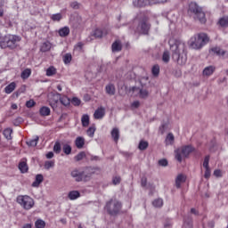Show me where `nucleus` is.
<instances>
[{
	"label": "nucleus",
	"instance_id": "obj_23",
	"mask_svg": "<svg viewBox=\"0 0 228 228\" xmlns=\"http://www.w3.org/2000/svg\"><path fill=\"white\" fill-rule=\"evenodd\" d=\"M81 123L83 127H88V126H90V116L84 114L81 118Z\"/></svg>",
	"mask_w": 228,
	"mask_h": 228
},
{
	"label": "nucleus",
	"instance_id": "obj_29",
	"mask_svg": "<svg viewBox=\"0 0 228 228\" xmlns=\"http://www.w3.org/2000/svg\"><path fill=\"white\" fill-rule=\"evenodd\" d=\"M16 86H17V84H15V82L9 84L4 88L5 94H12V92H13V90H15Z\"/></svg>",
	"mask_w": 228,
	"mask_h": 228
},
{
	"label": "nucleus",
	"instance_id": "obj_46",
	"mask_svg": "<svg viewBox=\"0 0 228 228\" xmlns=\"http://www.w3.org/2000/svg\"><path fill=\"white\" fill-rule=\"evenodd\" d=\"M53 152L60 154L61 152V144L58 142H55L53 146Z\"/></svg>",
	"mask_w": 228,
	"mask_h": 228
},
{
	"label": "nucleus",
	"instance_id": "obj_13",
	"mask_svg": "<svg viewBox=\"0 0 228 228\" xmlns=\"http://www.w3.org/2000/svg\"><path fill=\"white\" fill-rule=\"evenodd\" d=\"M215 70H216L215 66H208L203 69L202 74L205 77H209V76L215 74Z\"/></svg>",
	"mask_w": 228,
	"mask_h": 228
},
{
	"label": "nucleus",
	"instance_id": "obj_61",
	"mask_svg": "<svg viewBox=\"0 0 228 228\" xmlns=\"http://www.w3.org/2000/svg\"><path fill=\"white\" fill-rule=\"evenodd\" d=\"M214 175H215L216 177H222V171H221L220 169H216V170L214 171Z\"/></svg>",
	"mask_w": 228,
	"mask_h": 228
},
{
	"label": "nucleus",
	"instance_id": "obj_27",
	"mask_svg": "<svg viewBox=\"0 0 228 228\" xmlns=\"http://www.w3.org/2000/svg\"><path fill=\"white\" fill-rule=\"evenodd\" d=\"M39 113L42 117H49V115H51V109L44 106L39 110Z\"/></svg>",
	"mask_w": 228,
	"mask_h": 228
},
{
	"label": "nucleus",
	"instance_id": "obj_14",
	"mask_svg": "<svg viewBox=\"0 0 228 228\" xmlns=\"http://www.w3.org/2000/svg\"><path fill=\"white\" fill-rule=\"evenodd\" d=\"M19 170H20L21 174H26V172H28V159H21V161L19 163Z\"/></svg>",
	"mask_w": 228,
	"mask_h": 228
},
{
	"label": "nucleus",
	"instance_id": "obj_2",
	"mask_svg": "<svg viewBox=\"0 0 228 228\" xmlns=\"http://www.w3.org/2000/svg\"><path fill=\"white\" fill-rule=\"evenodd\" d=\"M94 174H95V169L92 167H87L83 171L77 169L73 170L71 172V177H73L77 183H88V181H91Z\"/></svg>",
	"mask_w": 228,
	"mask_h": 228
},
{
	"label": "nucleus",
	"instance_id": "obj_56",
	"mask_svg": "<svg viewBox=\"0 0 228 228\" xmlns=\"http://www.w3.org/2000/svg\"><path fill=\"white\" fill-rule=\"evenodd\" d=\"M120 176H114L112 179V183L115 186H117V184H120Z\"/></svg>",
	"mask_w": 228,
	"mask_h": 228
},
{
	"label": "nucleus",
	"instance_id": "obj_8",
	"mask_svg": "<svg viewBox=\"0 0 228 228\" xmlns=\"http://www.w3.org/2000/svg\"><path fill=\"white\" fill-rule=\"evenodd\" d=\"M193 151H195V149L192 148L191 145L183 146L175 151V159L181 163L183 161V158H188Z\"/></svg>",
	"mask_w": 228,
	"mask_h": 228
},
{
	"label": "nucleus",
	"instance_id": "obj_7",
	"mask_svg": "<svg viewBox=\"0 0 228 228\" xmlns=\"http://www.w3.org/2000/svg\"><path fill=\"white\" fill-rule=\"evenodd\" d=\"M16 202L20 204L25 211H29V209L35 208V200L28 195H19L16 198Z\"/></svg>",
	"mask_w": 228,
	"mask_h": 228
},
{
	"label": "nucleus",
	"instance_id": "obj_35",
	"mask_svg": "<svg viewBox=\"0 0 228 228\" xmlns=\"http://www.w3.org/2000/svg\"><path fill=\"white\" fill-rule=\"evenodd\" d=\"M56 74V68H54L53 66H51L49 67L47 69H46V76L48 77H51L53 76H55Z\"/></svg>",
	"mask_w": 228,
	"mask_h": 228
},
{
	"label": "nucleus",
	"instance_id": "obj_4",
	"mask_svg": "<svg viewBox=\"0 0 228 228\" xmlns=\"http://www.w3.org/2000/svg\"><path fill=\"white\" fill-rule=\"evenodd\" d=\"M209 42V37L206 33H200L198 35L193 36L189 40V47L191 49H202L206 44Z\"/></svg>",
	"mask_w": 228,
	"mask_h": 228
},
{
	"label": "nucleus",
	"instance_id": "obj_31",
	"mask_svg": "<svg viewBox=\"0 0 228 228\" xmlns=\"http://www.w3.org/2000/svg\"><path fill=\"white\" fill-rule=\"evenodd\" d=\"M40 51L42 53H47V51H51V43L49 42H45L42 44Z\"/></svg>",
	"mask_w": 228,
	"mask_h": 228
},
{
	"label": "nucleus",
	"instance_id": "obj_59",
	"mask_svg": "<svg viewBox=\"0 0 228 228\" xmlns=\"http://www.w3.org/2000/svg\"><path fill=\"white\" fill-rule=\"evenodd\" d=\"M166 129H167V124H162V125L159 126V133H160L161 134H165Z\"/></svg>",
	"mask_w": 228,
	"mask_h": 228
},
{
	"label": "nucleus",
	"instance_id": "obj_1",
	"mask_svg": "<svg viewBox=\"0 0 228 228\" xmlns=\"http://www.w3.org/2000/svg\"><path fill=\"white\" fill-rule=\"evenodd\" d=\"M172 57L178 65H186L188 55L186 53V44L181 40L171 38L168 41Z\"/></svg>",
	"mask_w": 228,
	"mask_h": 228
},
{
	"label": "nucleus",
	"instance_id": "obj_62",
	"mask_svg": "<svg viewBox=\"0 0 228 228\" xmlns=\"http://www.w3.org/2000/svg\"><path fill=\"white\" fill-rule=\"evenodd\" d=\"M141 186H142V188H145V186H147V178L145 177L142 178Z\"/></svg>",
	"mask_w": 228,
	"mask_h": 228
},
{
	"label": "nucleus",
	"instance_id": "obj_30",
	"mask_svg": "<svg viewBox=\"0 0 228 228\" xmlns=\"http://www.w3.org/2000/svg\"><path fill=\"white\" fill-rule=\"evenodd\" d=\"M175 138L174 137V134L172 133H169L167 137H166V140H165V142H166V145H172V143H174V140Z\"/></svg>",
	"mask_w": 228,
	"mask_h": 228
},
{
	"label": "nucleus",
	"instance_id": "obj_18",
	"mask_svg": "<svg viewBox=\"0 0 228 228\" xmlns=\"http://www.w3.org/2000/svg\"><path fill=\"white\" fill-rule=\"evenodd\" d=\"M110 134H111V136H112L114 142H115L116 143H118V140L120 139V130H118V128H113V129L111 130Z\"/></svg>",
	"mask_w": 228,
	"mask_h": 228
},
{
	"label": "nucleus",
	"instance_id": "obj_45",
	"mask_svg": "<svg viewBox=\"0 0 228 228\" xmlns=\"http://www.w3.org/2000/svg\"><path fill=\"white\" fill-rule=\"evenodd\" d=\"M152 206L154 208H162L163 207V200L161 199H157L152 202Z\"/></svg>",
	"mask_w": 228,
	"mask_h": 228
},
{
	"label": "nucleus",
	"instance_id": "obj_22",
	"mask_svg": "<svg viewBox=\"0 0 228 228\" xmlns=\"http://www.w3.org/2000/svg\"><path fill=\"white\" fill-rule=\"evenodd\" d=\"M60 101V98L59 96H56V94L55 95L53 96V98L50 99V106L51 108H53V110H56V108H58V102Z\"/></svg>",
	"mask_w": 228,
	"mask_h": 228
},
{
	"label": "nucleus",
	"instance_id": "obj_19",
	"mask_svg": "<svg viewBox=\"0 0 228 228\" xmlns=\"http://www.w3.org/2000/svg\"><path fill=\"white\" fill-rule=\"evenodd\" d=\"M81 197V193H79V191H71L68 194V199L69 200H76Z\"/></svg>",
	"mask_w": 228,
	"mask_h": 228
},
{
	"label": "nucleus",
	"instance_id": "obj_39",
	"mask_svg": "<svg viewBox=\"0 0 228 228\" xmlns=\"http://www.w3.org/2000/svg\"><path fill=\"white\" fill-rule=\"evenodd\" d=\"M93 35L95 37V38H102V37H104V32H102V30L100 28H96Z\"/></svg>",
	"mask_w": 228,
	"mask_h": 228
},
{
	"label": "nucleus",
	"instance_id": "obj_48",
	"mask_svg": "<svg viewBox=\"0 0 228 228\" xmlns=\"http://www.w3.org/2000/svg\"><path fill=\"white\" fill-rule=\"evenodd\" d=\"M141 99H147L149 97V91L147 89H140Z\"/></svg>",
	"mask_w": 228,
	"mask_h": 228
},
{
	"label": "nucleus",
	"instance_id": "obj_15",
	"mask_svg": "<svg viewBox=\"0 0 228 228\" xmlns=\"http://www.w3.org/2000/svg\"><path fill=\"white\" fill-rule=\"evenodd\" d=\"M112 53H120L122 51V42L116 40L111 45Z\"/></svg>",
	"mask_w": 228,
	"mask_h": 228
},
{
	"label": "nucleus",
	"instance_id": "obj_63",
	"mask_svg": "<svg viewBox=\"0 0 228 228\" xmlns=\"http://www.w3.org/2000/svg\"><path fill=\"white\" fill-rule=\"evenodd\" d=\"M132 108H140V102L139 101H135L134 102H132L131 104Z\"/></svg>",
	"mask_w": 228,
	"mask_h": 228
},
{
	"label": "nucleus",
	"instance_id": "obj_52",
	"mask_svg": "<svg viewBox=\"0 0 228 228\" xmlns=\"http://www.w3.org/2000/svg\"><path fill=\"white\" fill-rule=\"evenodd\" d=\"M204 177L205 179H209V177H211V169L209 167H205Z\"/></svg>",
	"mask_w": 228,
	"mask_h": 228
},
{
	"label": "nucleus",
	"instance_id": "obj_32",
	"mask_svg": "<svg viewBox=\"0 0 228 228\" xmlns=\"http://www.w3.org/2000/svg\"><path fill=\"white\" fill-rule=\"evenodd\" d=\"M218 24L221 28H227L228 27V16H224L221 18L218 21Z\"/></svg>",
	"mask_w": 228,
	"mask_h": 228
},
{
	"label": "nucleus",
	"instance_id": "obj_51",
	"mask_svg": "<svg viewBox=\"0 0 228 228\" xmlns=\"http://www.w3.org/2000/svg\"><path fill=\"white\" fill-rule=\"evenodd\" d=\"M209 155H207L203 161V167L204 168H209Z\"/></svg>",
	"mask_w": 228,
	"mask_h": 228
},
{
	"label": "nucleus",
	"instance_id": "obj_3",
	"mask_svg": "<svg viewBox=\"0 0 228 228\" xmlns=\"http://www.w3.org/2000/svg\"><path fill=\"white\" fill-rule=\"evenodd\" d=\"M188 13L194 20H199L201 24H206V12L202 11V7L199 6L197 3L191 2L189 4Z\"/></svg>",
	"mask_w": 228,
	"mask_h": 228
},
{
	"label": "nucleus",
	"instance_id": "obj_37",
	"mask_svg": "<svg viewBox=\"0 0 228 228\" xmlns=\"http://www.w3.org/2000/svg\"><path fill=\"white\" fill-rule=\"evenodd\" d=\"M63 62L65 63V65H69V63H70V61H72V54L71 53H66L64 54V56L62 57Z\"/></svg>",
	"mask_w": 228,
	"mask_h": 228
},
{
	"label": "nucleus",
	"instance_id": "obj_49",
	"mask_svg": "<svg viewBox=\"0 0 228 228\" xmlns=\"http://www.w3.org/2000/svg\"><path fill=\"white\" fill-rule=\"evenodd\" d=\"M88 156V159H90L91 161H101V157L96 156V155H92L90 153H87Z\"/></svg>",
	"mask_w": 228,
	"mask_h": 228
},
{
	"label": "nucleus",
	"instance_id": "obj_26",
	"mask_svg": "<svg viewBox=\"0 0 228 228\" xmlns=\"http://www.w3.org/2000/svg\"><path fill=\"white\" fill-rule=\"evenodd\" d=\"M88 159V154L85 151H80L78 154H77L74 158L76 161H82V159Z\"/></svg>",
	"mask_w": 228,
	"mask_h": 228
},
{
	"label": "nucleus",
	"instance_id": "obj_9",
	"mask_svg": "<svg viewBox=\"0 0 228 228\" xmlns=\"http://www.w3.org/2000/svg\"><path fill=\"white\" fill-rule=\"evenodd\" d=\"M151 30V24L147 20V18L143 17L137 26V31L140 35H149Z\"/></svg>",
	"mask_w": 228,
	"mask_h": 228
},
{
	"label": "nucleus",
	"instance_id": "obj_57",
	"mask_svg": "<svg viewBox=\"0 0 228 228\" xmlns=\"http://www.w3.org/2000/svg\"><path fill=\"white\" fill-rule=\"evenodd\" d=\"M37 102H35V100H29L26 102L27 108H33Z\"/></svg>",
	"mask_w": 228,
	"mask_h": 228
},
{
	"label": "nucleus",
	"instance_id": "obj_50",
	"mask_svg": "<svg viewBox=\"0 0 228 228\" xmlns=\"http://www.w3.org/2000/svg\"><path fill=\"white\" fill-rule=\"evenodd\" d=\"M70 102L73 104V106H79V104H81V100H79L77 97H73Z\"/></svg>",
	"mask_w": 228,
	"mask_h": 228
},
{
	"label": "nucleus",
	"instance_id": "obj_47",
	"mask_svg": "<svg viewBox=\"0 0 228 228\" xmlns=\"http://www.w3.org/2000/svg\"><path fill=\"white\" fill-rule=\"evenodd\" d=\"M36 228H45V222L42 219H38L35 223Z\"/></svg>",
	"mask_w": 228,
	"mask_h": 228
},
{
	"label": "nucleus",
	"instance_id": "obj_24",
	"mask_svg": "<svg viewBox=\"0 0 228 228\" xmlns=\"http://www.w3.org/2000/svg\"><path fill=\"white\" fill-rule=\"evenodd\" d=\"M70 34V28L69 27H64L59 29V35L63 38L65 37H69Z\"/></svg>",
	"mask_w": 228,
	"mask_h": 228
},
{
	"label": "nucleus",
	"instance_id": "obj_53",
	"mask_svg": "<svg viewBox=\"0 0 228 228\" xmlns=\"http://www.w3.org/2000/svg\"><path fill=\"white\" fill-rule=\"evenodd\" d=\"M159 167H168V160L167 159H162L159 160Z\"/></svg>",
	"mask_w": 228,
	"mask_h": 228
},
{
	"label": "nucleus",
	"instance_id": "obj_58",
	"mask_svg": "<svg viewBox=\"0 0 228 228\" xmlns=\"http://www.w3.org/2000/svg\"><path fill=\"white\" fill-rule=\"evenodd\" d=\"M22 122H24V119L22 118H17L14 121H13V125L14 126H19L20 124H22Z\"/></svg>",
	"mask_w": 228,
	"mask_h": 228
},
{
	"label": "nucleus",
	"instance_id": "obj_28",
	"mask_svg": "<svg viewBox=\"0 0 228 228\" xmlns=\"http://www.w3.org/2000/svg\"><path fill=\"white\" fill-rule=\"evenodd\" d=\"M186 181V178H184V175H178L176 179H175V186L176 188H181V184Z\"/></svg>",
	"mask_w": 228,
	"mask_h": 228
},
{
	"label": "nucleus",
	"instance_id": "obj_36",
	"mask_svg": "<svg viewBox=\"0 0 228 228\" xmlns=\"http://www.w3.org/2000/svg\"><path fill=\"white\" fill-rule=\"evenodd\" d=\"M38 136H36L35 139H32V140H28L27 142V145H28V147H37V143H38Z\"/></svg>",
	"mask_w": 228,
	"mask_h": 228
},
{
	"label": "nucleus",
	"instance_id": "obj_25",
	"mask_svg": "<svg viewBox=\"0 0 228 228\" xmlns=\"http://www.w3.org/2000/svg\"><path fill=\"white\" fill-rule=\"evenodd\" d=\"M75 144L77 149H83V147H85V138L77 137L75 140Z\"/></svg>",
	"mask_w": 228,
	"mask_h": 228
},
{
	"label": "nucleus",
	"instance_id": "obj_21",
	"mask_svg": "<svg viewBox=\"0 0 228 228\" xmlns=\"http://www.w3.org/2000/svg\"><path fill=\"white\" fill-rule=\"evenodd\" d=\"M183 222H184L185 228H192L193 227V219L190 216H185L183 218Z\"/></svg>",
	"mask_w": 228,
	"mask_h": 228
},
{
	"label": "nucleus",
	"instance_id": "obj_16",
	"mask_svg": "<svg viewBox=\"0 0 228 228\" xmlns=\"http://www.w3.org/2000/svg\"><path fill=\"white\" fill-rule=\"evenodd\" d=\"M56 97H59V101L61 103H62L63 106H69L70 105V100L67 96H62L61 94L56 93Z\"/></svg>",
	"mask_w": 228,
	"mask_h": 228
},
{
	"label": "nucleus",
	"instance_id": "obj_38",
	"mask_svg": "<svg viewBox=\"0 0 228 228\" xmlns=\"http://www.w3.org/2000/svg\"><path fill=\"white\" fill-rule=\"evenodd\" d=\"M45 170H51V168H54V160H46L45 162Z\"/></svg>",
	"mask_w": 228,
	"mask_h": 228
},
{
	"label": "nucleus",
	"instance_id": "obj_17",
	"mask_svg": "<svg viewBox=\"0 0 228 228\" xmlns=\"http://www.w3.org/2000/svg\"><path fill=\"white\" fill-rule=\"evenodd\" d=\"M41 183H44V175H37L36 180L32 183L33 188H38V186H40Z\"/></svg>",
	"mask_w": 228,
	"mask_h": 228
},
{
	"label": "nucleus",
	"instance_id": "obj_34",
	"mask_svg": "<svg viewBox=\"0 0 228 228\" xmlns=\"http://www.w3.org/2000/svg\"><path fill=\"white\" fill-rule=\"evenodd\" d=\"M12 133H13V130L12 128H5L4 130V138H6V140H12Z\"/></svg>",
	"mask_w": 228,
	"mask_h": 228
},
{
	"label": "nucleus",
	"instance_id": "obj_54",
	"mask_svg": "<svg viewBox=\"0 0 228 228\" xmlns=\"http://www.w3.org/2000/svg\"><path fill=\"white\" fill-rule=\"evenodd\" d=\"M151 4H163L165 3H168V0H151Z\"/></svg>",
	"mask_w": 228,
	"mask_h": 228
},
{
	"label": "nucleus",
	"instance_id": "obj_42",
	"mask_svg": "<svg viewBox=\"0 0 228 228\" xmlns=\"http://www.w3.org/2000/svg\"><path fill=\"white\" fill-rule=\"evenodd\" d=\"M95 130H96L95 126H90V127L87 129V131H86L87 135H89L90 138H94V134H95Z\"/></svg>",
	"mask_w": 228,
	"mask_h": 228
},
{
	"label": "nucleus",
	"instance_id": "obj_40",
	"mask_svg": "<svg viewBox=\"0 0 228 228\" xmlns=\"http://www.w3.org/2000/svg\"><path fill=\"white\" fill-rule=\"evenodd\" d=\"M149 147V142L146 141H141L138 145L140 151H145Z\"/></svg>",
	"mask_w": 228,
	"mask_h": 228
},
{
	"label": "nucleus",
	"instance_id": "obj_55",
	"mask_svg": "<svg viewBox=\"0 0 228 228\" xmlns=\"http://www.w3.org/2000/svg\"><path fill=\"white\" fill-rule=\"evenodd\" d=\"M52 20H56L59 22V20H61V13H56L52 16Z\"/></svg>",
	"mask_w": 228,
	"mask_h": 228
},
{
	"label": "nucleus",
	"instance_id": "obj_5",
	"mask_svg": "<svg viewBox=\"0 0 228 228\" xmlns=\"http://www.w3.org/2000/svg\"><path fill=\"white\" fill-rule=\"evenodd\" d=\"M105 210L110 216H117L122 211V202L117 199H111L106 202Z\"/></svg>",
	"mask_w": 228,
	"mask_h": 228
},
{
	"label": "nucleus",
	"instance_id": "obj_12",
	"mask_svg": "<svg viewBox=\"0 0 228 228\" xmlns=\"http://www.w3.org/2000/svg\"><path fill=\"white\" fill-rule=\"evenodd\" d=\"M211 52L214 53V54H216V56H222L223 58H228V52L221 49L218 46L211 48Z\"/></svg>",
	"mask_w": 228,
	"mask_h": 228
},
{
	"label": "nucleus",
	"instance_id": "obj_60",
	"mask_svg": "<svg viewBox=\"0 0 228 228\" xmlns=\"http://www.w3.org/2000/svg\"><path fill=\"white\" fill-rule=\"evenodd\" d=\"M70 6L73 8V10H79L80 4L77 2H73L70 4Z\"/></svg>",
	"mask_w": 228,
	"mask_h": 228
},
{
	"label": "nucleus",
	"instance_id": "obj_6",
	"mask_svg": "<svg viewBox=\"0 0 228 228\" xmlns=\"http://www.w3.org/2000/svg\"><path fill=\"white\" fill-rule=\"evenodd\" d=\"M19 42H20V37L15 35H7L4 37V40L0 42V47L1 49H15Z\"/></svg>",
	"mask_w": 228,
	"mask_h": 228
},
{
	"label": "nucleus",
	"instance_id": "obj_64",
	"mask_svg": "<svg viewBox=\"0 0 228 228\" xmlns=\"http://www.w3.org/2000/svg\"><path fill=\"white\" fill-rule=\"evenodd\" d=\"M47 159H53L54 158V153L53 151H50L46 154Z\"/></svg>",
	"mask_w": 228,
	"mask_h": 228
},
{
	"label": "nucleus",
	"instance_id": "obj_20",
	"mask_svg": "<svg viewBox=\"0 0 228 228\" xmlns=\"http://www.w3.org/2000/svg\"><path fill=\"white\" fill-rule=\"evenodd\" d=\"M105 92L108 94V95H115V85L113 84H109L105 86Z\"/></svg>",
	"mask_w": 228,
	"mask_h": 228
},
{
	"label": "nucleus",
	"instance_id": "obj_10",
	"mask_svg": "<svg viewBox=\"0 0 228 228\" xmlns=\"http://www.w3.org/2000/svg\"><path fill=\"white\" fill-rule=\"evenodd\" d=\"M149 4H152L151 0H134L133 5L135 8H143L144 6H147Z\"/></svg>",
	"mask_w": 228,
	"mask_h": 228
},
{
	"label": "nucleus",
	"instance_id": "obj_33",
	"mask_svg": "<svg viewBox=\"0 0 228 228\" xmlns=\"http://www.w3.org/2000/svg\"><path fill=\"white\" fill-rule=\"evenodd\" d=\"M29 76H31V69H26L20 74L21 79H28Z\"/></svg>",
	"mask_w": 228,
	"mask_h": 228
},
{
	"label": "nucleus",
	"instance_id": "obj_44",
	"mask_svg": "<svg viewBox=\"0 0 228 228\" xmlns=\"http://www.w3.org/2000/svg\"><path fill=\"white\" fill-rule=\"evenodd\" d=\"M151 72L154 77H158V76H159V66L154 65L151 69Z\"/></svg>",
	"mask_w": 228,
	"mask_h": 228
},
{
	"label": "nucleus",
	"instance_id": "obj_43",
	"mask_svg": "<svg viewBox=\"0 0 228 228\" xmlns=\"http://www.w3.org/2000/svg\"><path fill=\"white\" fill-rule=\"evenodd\" d=\"M62 151L64 154H67V156H69V154L72 152V147H70V145L69 144H64L62 147Z\"/></svg>",
	"mask_w": 228,
	"mask_h": 228
},
{
	"label": "nucleus",
	"instance_id": "obj_41",
	"mask_svg": "<svg viewBox=\"0 0 228 228\" xmlns=\"http://www.w3.org/2000/svg\"><path fill=\"white\" fill-rule=\"evenodd\" d=\"M162 61L164 63H168L170 61V53L168 51H165L162 54Z\"/></svg>",
	"mask_w": 228,
	"mask_h": 228
},
{
	"label": "nucleus",
	"instance_id": "obj_11",
	"mask_svg": "<svg viewBox=\"0 0 228 228\" xmlns=\"http://www.w3.org/2000/svg\"><path fill=\"white\" fill-rule=\"evenodd\" d=\"M104 115H106V109L104 107H99L94 111V117L96 120H101V118H104Z\"/></svg>",
	"mask_w": 228,
	"mask_h": 228
}]
</instances>
